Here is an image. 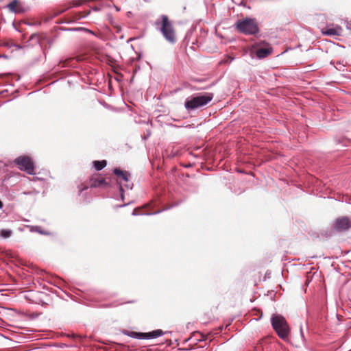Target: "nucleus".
<instances>
[{"mask_svg": "<svg viewBox=\"0 0 351 351\" xmlns=\"http://www.w3.org/2000/svg\"><path fill=\"white\" fill-rule=\"evenodd\" d=\"M29 41H33L35 43H39V35L38 34H33L31 35Z\"/></svg>", "mask_w": 351, "mask_h": 351, "instance_id": "dca6fc26", "label": "nucleus"}, {"mask_svg": "<svg viewBox=\"0 0 351 351\" xmlns=\"http://www.w3.org/2000/svg\"><path fill=\"white\" fill-rule=\"evenodd\" d=\"M132 215H138V213H137V210L136 209H134L132 212Z\"/></svg>", "mask_w": 351, "mask_h": 351, "instance_id": "412c9836", "label": "nucleus"}, {"mask_svg": "<svg viewBox=\"0 0 351 351\" xmlns=\"http://www.w3.org/2000/svg\"><path fill=\"white\" fill-rule=\"evenodd\" d=\"M300 334H301V337L302 339H304V333H303V331H302V328H300Z\"/></svg>", "mask_w": 351, "mask_h": 351, "instance_id": "4be33fe9", "label": "nucleus"}, {"mask_svg": "<svg viewBox=\"0 0 351 351\" xmlns=\"http://www.w3.org/2000/svg\"><path fill=\"white\" fill-rule=\"evenodd\" d=\"M93 165H94L95 168L97 171H100V170L103 169L106 166L107 162L105 160H95L93 162Z\"/></svg>", "mask_w": 351, "mask_h": 351, "instance_id": "ddd939ff", "label": "nucleus"}, {"mask_svg": "<svg viewBox=\"0 0 351 351\" xmlns=\"http://www.w3.org/2000/svg\"><path fill=\"white\" fill-rule=\"evenodd\" d=\"M12 234V231L8 229H2L0 230V237L3 239H8L11 237Z\"/></svg>", "mask_w": 351, "mask_h": 351, "instance_id": "4468645a", "label": "nucleus"}, {"mask_svg": "<svg viewBox=\"0 0 351 351\" xmlns=\"http://www.w3.org/2000/svg\"><path fill=\"white\" fill-rule=\"evenodd\" d=\"M101 10V8L99 6H95V7L92 8V10L95 11V12H98V11H100Z\"/></svg>", "mask_w": 351, "mask_h": 351, "instance_id": "6ab92c4d", "label": "nucleus"}, {"mask_svg": "<svg viewBox=\"0 0 351 351\" xmlns=\"http://www.w3.org/2000/svg\"><path fill=\"white\" fill-rule=\"evenodd\" d=\"M6 7L10 12L15 14H24L29 10L27 6H25L18 0H13L10 3H8Z\"/></svg>", "mask_w": 351, "mask_h": 351, "instance_id": "0eeeda50", "label": "nucleus"}, {"mask_svg": "<svg viewBox=\"0 0 351 351\" xmlns=\"http://www.w3.org/2000/svg\"><path fill=\"white\" fill-rule=\"evenodd\" d=\"M128 335L137 339H144L145 332H131Z\"/></svg>", "mask_w": 351, "mask_h": 351, "instance_id": "2eb2a0df", "label": "nucleus"}, {"mask_svg": "<svg viewBox=\"0 0 351 351\" xmlns=\"http://www.w3.org/2000/svg\"><path fill=\"white\" fill-rule=\"evenodd\" d=\"M24 195H32V194H38V191H24L23 193Z\"/></svg>", "mask_w": 351, "mask_h": 351, "instance_id": "a211bd4d", "label": "nucleus"}, {"mask_svg": "<svg viewBox=\"0 0 351 351\" xmlns=\"http://www.w3.org/2000/svg\"><path fill=\"white\" fill-rule=\"evenodd\" d=\"M34 229V230L41 234H48L49 233L45 232V231H43L41 230V228L39 227V226H35L33 228Z\"/></svg>", "mask_w": 351, "mask_h": 351, "instance_id": "f3484780", "label": "nucleus"}, {"mask_svg": "<svg viewBox=\"0 0 351 351\" xmlns=\"http://www.w3.org/2000/svg\"><path fill=\"white\" fill-rule=\"evenodd\" d=\"M104 6H106V7H110V6H111V5H110V4H107V3H106V4H104Z\"/></svg>", "mask_w": 351, "mask_h": 351, "instance_id": "393cba45", "label": "nucleus"}, {"mask_svg": "<svg viewBox=\"0 0 351 351\" xmlns=\"http://www.w3.org/2000/svg\"><path fill=\"white\" fill-rule=\"evenodd\" d=\"M271 324L278 337L282 340L288 339L290 328L285 318L279 314H273Z\"/></svg>", "mask_w": 351, "mask_h": 351, "instance_id": "f03ea898", "label": "nucleus"}, {"mask_svg": "<svg viewBox=\"0 0 351 351\" xmlns=\"http://www.w3.org/2000/svg\"><path fill=\"white\" fill-rule=\"evenodd\" d=\"M19 168L29 175L34 174V163L29 156H19L14 160Z\"/></svg>", "mask_w": 351, "mask_h": 351, "instance_id": "39448f33", "label": "nucleus"}, {"mask_svg": "<svg viewBox=\"0 0 351 351\" xmlns=\"http://www.w3.org/2000/svg\"><path fill=\"white\" fill-rule=\"evenodd\" d=\"M351 226V221L347 217L338 218L334 225L335 230L338 231H346Z\"/></svg>", "mask_w": 351, "mask_h": 351, "instance_id": "6e6552de", "label": "nucleus"}, {"mask_svg": "<svg viewBox=\"0 0 351 351\" xmlns=\"http://www.w3.org/2000/svg\"><path fill=\"white\" fill-rule=\"evenodd\" d=\"M113 7L115 8L116 11H117V12L120 11V8H119L118 6L113 5Z\"/></svg>", "mask_w": 351, "mask_h": 351, "instance_id": "aec40b11", "label": "nucleus"}, {"mask_svg": "<svg viewBox=\"0 0 351 351\" xmlns=\"http://www.w3.org/2000/svg\"><path fill=\"white\" fill-rule=\"evenodd\" d=\"M114 173L118 177L120 184V191L123 192V186L127 189H132L133 184L130 182V173L128 171H123L119 169H114Z\"/></svg>", "mask_w": 351, "mask_h": 351, "instance_id": "423d86ee", "label": "nucleus"}, {"mask_svg": "<svg viewBox=\"0 0 351 351\" xmlns=\"http://www.w3.org/2000/svg\"><path fill=\"white\" fill-rule=\"evenodd\" d=\"M272 52V48L267 47L265 48H257L255 49V54L258 59H263L268 56Z\"/></svg>", "mask_w": 351, "mask_h": 351, "instance_id": "9b49d317", "label": "nucleus"}, {"mask_svg": "<svg viewBox=\"0 0 351 351\" xmlns=\"http://www.w3.org/2000/svg\"><path fill=\"white\" fill-rule=\"evenodd\" d=\"M235 27L238 32L245 35H256L259 33V27L255 19L246 17L238 20L235 23Z\"/></svg>", "mask_w": 351, "mask_h": 351, "instance_id": "20e7f679", "label": "nucleus"}, {"mask_svg": "<svg viewBox=\"0 0 351 351\" xmlns=\"http://www.w3.org/2000/svg\"><path fill=\"white\" fill-rule=\"evenodd\" d=\"M155 24L167 41L171 43L176 41L175 30L167 16L162 15L161 19H158Z\"/></svg>", "mask_w": 351, "mask_h": 351, "instance_id": "7ed1b4c3", "label": "nucleus"}, {"mask_svg": "<svg viewBox=\"0 0 351 351\" xmlns=\"http://www.w3.org/2000/svg\"><path fill=\"white\" fill-rule=\"evenodd\" d=\"M90 11H88V12L86 13V16L88 15V14H90Z\"/></svg>", "mask_w": 351, "mask_h": 351, "instance_id": "a878e982", "label": "nucleus"}, {"mask_svg": "<svg viewBox=\"0 0 351 351\" xmlns=\"http://www.w3.org/2000/svg\"><path fill=\"white\" fill-rule=\"evenodd\" d=\"M3 206V204L2 203V202L0 200V209H1Z\"/></svg>", "mask_w": 351, "mask_h": 351, "instance_id": "5701e85b", "label": "nucleus"}, {"mask_svg": "<svg viewBox=\"0 0 351 351\" xmlns=\"http://www.w3.org/2000/svg\"><path fill=\"white\" fill-rule=\"evenodd\" d=\"M342 29L339 26L329 27L327 26L322 29V33L327 36H339L341 35Z\"/></svg>", "mask_w": 351, "mask_h": 351, "instance_id": "1a4fd4ad", "label": "nucleus"}, {"mask_svg": "<svg viewBox=\"0 0 351 351\" xmlns=\"http://www.w3.org/2000/svg\"><path fill=\"white\" fill-rule=\"evenodd\" d=\"M165 332L160 329H157L149 332H145L144 339H155L163 335Z\"/></svg>", "mask_w": 351, "mask_h": 351, "instance_id": "f8f14e48", "label": "nucleus"}, {"mask_svg": "<svg viewBox=\"0 0 351 351\" xmlns=\"http://www.w3.org/2000/svg\"><path fill=\"white\" fill-rule=\"evenodd\" d=\"M347 27L351 30V24H348Z\"/></svg>", "mask_w": 351, "mask_h": 351, "instance_id": "b1692460", "label": "nucleus"}, {"mask_svg": "<svg viewBox=\"0 0 351 351\" xmlns=\"http://www.w3.org/2000/svg\"><path fill=\"white\" fill-rule=\"evenodd\" d=\"M151 134V132H149L147 134V136H149Z\"/></svg>", "mask_w": 351, "mask_h": 351, "instance_id": "bb28decb", "label": "nucleus"}, {"mask_svg": "<svg viewBox=\"0 0 351 351\" xmlns=\"http://www.w3.org/2000/svg\"><path fill=\"white\" fill-rule=\"evenodd\" d=\"M213 96V94L211 93L193 95L186 99L184 107L188 112H191L206 106L212 101Z\"/></svg>", "mask_w": 351, "mask_h": 351, "instance_id": "f257e3e1", "label": "nucleus"}, {"mask_svg": "<svg viewBox=\"0 0 351 351\" xmlns=\"http://www.w3.org/2000/svg\"><path fill=\"white\" fill-rule=\"evenodd\" d=\"M108 185L105 179L100 177L92 178L90 180V187L106 188Z\"/></svg>", "mask_w": 351, "mask_h": 351, "instance_id": "9d476101", "label": "nucleus"}]
</instances>
